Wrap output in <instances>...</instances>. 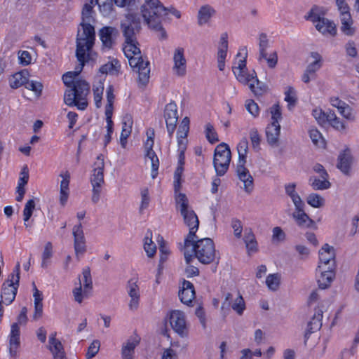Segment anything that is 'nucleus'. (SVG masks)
Segmentation results:
<instances>
[{"label":"nucleus","instance_id":"f257e3e1","mask_svg":"<svg viewBox=\"0 0 359 359\" xmlns=\"http://www.w3.org/2000/svg\"><path fill=\"white\" fill-rule=\"evenodd\" d=\"M141 13L145 23L148 27L156 32H160V39L167 38L166 32L163 28L161 22L169 13L177 18H181L180 12L176 8L165 7L159 0H144L141 6Z\"/></svg>","mask_w":359,"mask_h":359},{"label":"nucleus","instance_id":"f03ea898","mask_svg":"<svg viewBox=\"0 0 359 359\" xmlns=\"http://www.w3.org/2000/svg\"><path fill=\"white\" fill-rule=\"evenodd\" d=\"M94 4L88 1L83 5L81 11L82 22L80 26L82 27V32L79 30L76 37L77 53L81 57V48L91 50L95 40V31L92 23L95 22L93 11Z\"/></svg>","mask_w":359,"mask_h":359},{"label":"nucleus","instance_id":"7ed1b4c3","mask_svg":"<svg viewBox=\"0 0 359 359\" xmlns=\"http://www.w3.org/2000/svg\"><path fill=\"white\" fill-rule=\"evenodd\" d=\"M89 93L90 84L85 80H78L72 88L65 92V103L69 107L75 106L80 110H84L88 107L87 96Z\"/></svg>","mask_w":359,"mask_h":359},{"label":"nucleus","instance_id":"20e7f679","mask_svg":"<svg viewBox=\"0 0 359 359\" xmlns=\"http://www.w3.org/2000/svg\"><path fill=\"white\" fill-rule=\"evenodd\" d=\"M238 154V162L236 172L238 178L244 182V189L247 193H250L253 189V178L249 170L245 168L246 157L248 151V142L246 138L240 141L237 146Z\"/></svg>","mask_w":359,"mask_h":359},{"label":"nucleus","instance_id":"39448f33","mask_svg":"<svg viewBox=\"0 0 359 359\" xmlns=\"http://www.w3.org/2000/svg\"><path fill=\"white\" fill-rule=\"evenodd\" d=\"M194 256L203 264H209L215 259V248L213 241L209 238H194L192 244Z\"/></svg>","mask_w":359,"mask_h":359},{"label":"nucleus","instance_id":"423d86ee","mask_svg":"<svg viewBox=\"0 0 359 359\" xmlns=\"http://www.w3.org/2000/svg\"><path fill=\"white\" fill-rule=\"evenodd\" d=\"M231 159L229 145L224 142L218 144L214 152L213 165L217 176L222 177L227 172Z\"/></svg>","mask_w":359,"mask_h":359},{"label":"nucleus","instance_id":"0eeeda50","mask_svg":"<svg viewBox=\"0 0 359 359\" xmlns=\"http://www.w3.org/2000/svg\"><path fill=\"white\" fill-rule=\"evenodd\" d=\"M121 27L126 40L135 41L136 36L141 30L140 18L137 14L129 13L121 22Z\"/></svg>","mask_w":359,"mask_h":359},{"label":"nucleus","instance_id":"6e6552de","mask_svg":"<svg viewBox=\"0 0 359 359\" xmlns=\"http://www.w3.org/2000/svg\"><path fill=\"white\" fill-rule=\"evenodd\" d=\"M130 66L138 73L140 83L145 86L149 79L150 67L149 62L144 60L141 54L139 55L127 57Z\"/></svg>","mask_w":359,"mask_h":359},{"label":"nucleus","instance_id":"1a4fd4ad","mask_svg":"<svg viewBox=\"0 0 359 359\" xmlns=\"http://www.w3.org/2000/svg\"><path fill=\"white\" fill-rule=\"evenodd\" d=\"M183 217L184 224L189 227V232L184 239V248L189 247L192 244L194 239L197 238L196 235L199 226V220L198 216L192 209L180 213Z\"/></svg>","mask_w":359,"mask_h":359},{"label":"nucleus","instance_id":"9d476101","mask_svg":"<svg viewBox=\"0 0 359 359\" xmlns=\"http://www.w3.org/2000/svg\"><path fill=\"white\" fill-rule=\"evenodd\" d=\"M90 51V50H85V48H81L80 53L81 54L82 57H80L79 55L77 53V49L76 50V56L79 62V64L76 67L75 71L68 72L62 76V81L65 85L68 88H72L74 86V83H76V81L79 80V79H76V77L81 72L85 65V62H86V57L88 56V54L86 55V53Z\"/></svg>","mask_w":359,"mask_h":359},{"label":"nucleus","instance_id":"9b49d317","mask_svg":"<svg viewBox=\"0 0 359 359\" xmlns=\"http://www.w3.org/2000/svg\"><path fill=\"white\" fill-rule=\"evenodd\" d=\"M169 322L173 330L180 337H184L187 335L185 316L183 312L178 310L171 311Z\"/></svg>","mask_w":359,"mask_h":359},{"label":"nucleus","instance_id":"f8f14e48","mask_svg":"<svg viewBox=\"0 0 359 359\" xmlns=\"http://www.w3.org/2000/svg\"><path fill=\"white\" fill-rule=\"evenodd\" d=\"M164 118L168 135L171 137L176 129L178 121L177 107L174 102H171L165 105Z\"/></svg>","mask_w":359,"mask_h":359},{"label":"nucleus","instance_id":"ddd939ff","mask_svg":"<svg viewBox=\"0 0 359 359\" xmlns=\"http://www.w3.org/2000/svg\"><path fill=\"white\" fill-rule=\"evenodd\" d=\"M119 35V32L116 27L106 26L99 31V36L103 46L111 48L116 43V40Z\"/></svg>","mask_w":359,"mask_h":359},{"label":"nucleus","instance_id":"4468645a","mask_svg":"<svg viewBox=\"0 0 359 359\" xmlns=\"http://www.w3.org/2000/svg\"><path fill=\"white\" fill-rule=\"evenodd\" d=\"M73 236L75 253L79 257V255H83L86 252V239L81 223L74 226Z\"/></svg>","mask_w":359,"mask_h":359},{"label":"nucleus","instance_id":"2eb2a0df","mask_svg":"<svg viewBox=\"0 0 359 359\" xmlns=\"http://www.w3.org/2000/svg\"><path fill=\"white\" fill-rule=\"evenodd\" d=\"M319 264L327 268H335V251L333 247L325 244L319 250Z\"/></svg>","mask_w":359,"mask_h":359},{"label":"nucleus","instance_id":"dca6fc26","mask_svg":"<svg viewBox=\"0 0 359 359\" xmlns=\"http://www.w3.org/2000/svg\"><path fill=\"white\" fill-rule=\"evenodd\" d=\"M335 268H327L326 266L318 265L316 271L320 273L318 280V286L321 289L327 288L335 277Z\"/></svg>","mask_w":359,"mask_h":359},{"label":"nucleus","instance_id":"f3484780","mask_svg":"<svg viewBox=\"0 0 359 359\" xmlns=\"http://www.w3.org/2000/svg\"><path fill=\"white\" fill-rule=\"evenodd\" d=\"M231 307L238 315H242L245 309V304L243 297L238 293L237 297L233 302V294L227 293L225 296L224 302L222 303V308L229 309Z\"/></svg>","mask_w":359,"mask_h":359},{"label":"nucleus","instance_id":"a211bd4d","mask_svg":"<svg viewBox=\"0 0 359 359\" xmlns=\"http://www.w3.org/2000/svg\"><path fill=\"white\" fill-rule=\"evenodd\" d=\"M95 168L93 170V174L90 177L91 184L102 185L104 183V161L102 154H100L97 157V161L94 163Z\"/></svg>","mask_w":359,"mask_h":359},{"label":"nucleus","instance_id":"6ab92c4d","mask_svg":"<svg viewBox=\"0 0 359 359\" xmlns=\"http://www.w3.org/2000/svg\"><path fill=\"white\" fill-rule=\"evenodd\" d=\"M149 140L145 142L146 154L145 156L151 160V177L153 179L156 178L158 175V170L159 168V159L153 150L154 140L151 137H149Z\"/></svg>","mask_w":359,"mask_h":359},{"label":"nucleus","instance_id":"aec40b11","mask_svg":"<svg viewBox=\"0 0 359 359\" xmlns=\"http://www.w3.org/2000/svg\"><path fill=\"white\" fill-rule=\"evenodd\" d=\"M195 289L193 283L184 280L182 287L179 291L180 301L184 304L189 305L195 298Z\"/></svg>","mask_w":359,"mask_h":359},{"label":"nucleus","instance_id":"412c9836","mask_svg":"<svg viewBox=\"0 0 359 359\" xmlns=\"http://www.w3.org/2000/svg\"><path fill=\"white\" fill-rule=\"evenodd\" d=\"M323 311L320 309L315 311V313L311 320L307 323V327L304 333V343L306 344L307 340L312 333L319 330L322 327Z\"/></svg>","mask_w":359,"mask_h":359},{"label":"nucleus","instance_id":"4be33fe9","mask_svg":"<svg viewBox=\"0 0 359 359\" xmlns=\"http://www.w3.org/2000/svg\"><path fill=\"white\" fill-rule=\"evenodd\" d=\"M7 282L8 285L4 283L2 285L1 297L3 302L9 305L15 300L18 286L15 285L13 280H8Z\"/></svg>","mask_w":359,"mask_h":359},{"label":"nucleus","instance_id":"5701e85b","mask_svg":"<svg viewBox=\"0 0 359 359\" xmlns=\"http://www.w3.org/2000/svg\"><path fill=\"white\" fill-rule=\"evenodd\" d=\"M292 217L297 224L301 228L317 229L315 222L305 212L304 208L295 210L292 214Z\"/></svg>","mask_w":359,"mask_h":359},{"label":"nucleus","instance_id":"b1692460","mask_svg":"<svg viewBox=\"0 0 359 359\" xmlns=\"http://www.w3.org/2000/svg\"><path fill=\"white\" fill-rule=\"evenodd\" d=\"M228 35L223 33L220 38V41L217 52L218 68L220 71H223L225 67V59L228 50Z\"/></svg>","mask_w":359,"mask_h":359},{"label":"nucleus","instance_id":"393cba45","mask_svg":"<svg viewBox=\"0 0 359 359\" xmlns=\"http://www.w3.org/2000/svg\"><path fill=\"white\" fill-rule=\"evenodd\" d=\"M351 164L352 156L350 151L347 149L340 153L338 156L337 168L344 175H350Z\"/></svg>","mask_w":359,"mask_h":359},{"label":"nucleus","instance_id":"a878e982","mask_svg":"<svg viewBox=\"0 0 359 359\" xmlns=\"http://www.w3.org/2000/svg\"><path fill=\"white\" fill-rule=\"evenodd\" d=\"M174 67L175 74L180 76H183L186 74V59L184 56V50L178 48L174 54Z\"/></svg>","mask_w":359,"mask_h":359},{"label":"nucleus","instance_id":"bb28decb","mask_svg":"<svg viewBox=\"0 0 359 359\" xmlns=\"http://www.w3.org/2000/svg\"><path fill=\"white\" fill-rule=\"evenodd\" d=\"M60 177L62 178L60 182V203L65 205L69 197V184L70 181V174L68 171L65 173H61Z\"/></svg>","mask_w":359,"mask_h":359},{"label":"nucleus","instance_id":"cd10ccee","mask_svg":"<svg viewBox=\"0 0 359 359\" xmlns=\"http://www.w3.org/2000/svg\"><path fill=\"white\" fill-rule=\"evenodd\" d=\"M315 27L323 34H329L331 36H335L337 34V28L334 23L325 18L319 20Z\"/></svg>","mask_w":359,"mask_h":359},{"label":"nucleus","instance_id":"c85d7f7f","mask_svg":"<svg viewBox=\"0 0 359 359\" xmlns=\"http://www.w3.org/2000/svg\"><path fill=\"white\" fill-rule=\"evenodd\" d=\"M140 339L137 337H135L133 340L128 339L121 348L122 359L133 358L135 348L140 344Z\"/></svg>","mask_w":359,"mask_h":359},{"label":"nucleus","instance_id":"c756f323","mask_svg":"<svg viewBox=\"0 0 359 359\" xmlns=\"http://www.w3.org/2000/svg\"><path fill=\"white\" fill-rule=\"evenodd\" d=\"M280 133V125L269 124L266 128V135L268 143L271 146H276Z\"/></svg>","mask_w":359,"mask_h":359},{"label":"nucleus","instance_id":"7c9ffc66","mask_svg":"<svg viewBox=\"0 0 359 359\" xmlns=\"http://www.w3.org/2000/svg\"><path fill=\"white\" fill-rule=\"evenodd\" d=\"M128 294L131 298L129 303V308L131 310H135L139 305L140 293L139 287L135 283L128 282Z\"/></svg>","mask_w":359,"mask_h":359},{"label":"nucleus","instance_id":"2f4dec72","mask_svg":"<svg viewBox=\"0 0 359 359\" xmlns=\"http://www.w3.org/2000/svg\"><path fill=\"white\" fill-rule=\"evenodd\" d=\"M215 13V9L209 5L201 6L198 13V23L200 26L208 22Z\"/></svg>","mask_w":359,"mask_h":359},{"label":"nucleus","instance_id":"473e14b6","mask_svg":"<svg viewBox=\"0 0 359 359\" xmlns=\"http://www.w3.org/2000/svg\"><path fill=\"white\" fill-rule=\"evenodd\" d=\"M157 241L159 243V252H160V260L158 264V275L161 273V270L163 269V263L165 262L168 259V255L170 254V250L166 246V243L163 239V238L158 235Z\"/></svg>","mask_w":359,"mask_h":359},{"label":"nucleus","instance_id":"72a5a7b5","mask_svg":"<svg viewBox=\"0 0 359 359\" xmlns=\"http://www.w3.org/2000/svg\"><path fill=\"white\" fill-rule=\"evenodd\" d=\"M27 76L28 72L26 70L14 74L9 79L10 86L13 89H16L22 86H25L27 82Z\"/></svg>","mask_w":359,"mask_h":359},{"label":"nucleus","instance_id":"f704fd0d","mask_svg":"<svg viewBox=\"0 0 359 359\" xmlns=\"http://www.w3.org/2000/svg\"><path fill=\"white\" fill-rule=\"evenodd\" d=\"M340 19L341 22V32L347 36L353 35L355 30V28L352 27L353 21L351 14H345L344 16H341Z\"/></svg>","mask_w":359,"mask_h":359},{"label":"nucleus","instance_id":"c9c22d12","mask_svg":"<svg viewBox=\"0 0 359 359\" xmlns=\"http://www.w3.org/2000/svg\"><path fill=\"white\" fill-rule=\"evenodd\" d=\"M144 248L149 257H152L155 255L156 252V246L152 241V232L148 231L144 238Z\"/></svg>","mask_w":359,"mask_h":359},{"label":"nucleus","instance_id":"e433bc0d","mask_svg":"<svg viewBox=\"0 0 359 359\" xmlns=\"http://www.w3.org/2000/svg\"><path fill=\"white\" fill-rule=\"evenodd\" d=\"M126 45L123 47V51L126 57L139 55L141 54L139 43L137 40L135 41H125Z\"/></svg>","mask_w":359,"mask_h":359},{"label":"nucleus","instance_id":"4c0bfd02","mask_svg":"<svg viewBox=\"0 0 359 359\" xmlns=\"http://www.w3.org/2000/svg\"><path fill=\"white\" fill-rule=\"evenodd\" d=\"M175 203L177 208H179L180 213H183L189 209H191L189 205V200L186 194L182 193H175Z\"/></svg>","mask_w":359,"mask_h":359},{"label":"nucleus","instance_id":"58836bf2","mask_svg":"<svg viewBox=\"0 0 359 359\" xmlns=\"http://www.w3.org/2000/svg\"><path fill=\"white\" fill-rule=\"evenodd\" d=\"M119 67V62L117 60H113L107 64L102 65L100 68V72L102 74L115 75L118 74Z\"/></svg>","mask_w":359,"mask_h":359},{"label":"nucleus","instance_id":"ea45409f","mask_svg":"<svg viewBox=\"0 0 359 359\" xmlns=\"http://www.w3.org/2000/svg\"><path fill=\"white\" fill-rule=\"evenodd\" d=\"M327 179L328 178L320 180L316 177H311L309 178V182L314 190H324L329 189L331 186V183Z\"/></svg>","mask_w":359,"mask_h":359},{"label":"nucleus","instance_id":"a19ab883","mask_svg":"<svg viewBox=\"0 0 359 359\" xmlns=\"http://www.w3.org/2000/svg\"><path fill=\"white\" fill-rule=\"evenodd\" d=\"M280 274L276 273L273 274H269L266 279V284L269 290L272 291H276L280 283Z\"/></svg>","mask_w":359,"mask_h":359},{"label":"nucleus","instance_id":"79ce46f5","mask_svg":"<svg viewBox=\"0 0 359 359\" xmlns=\"http://www.w3.org/2000/svg\"><path fill=\"white\" fill-rule=\"evenodd\" d=\"M95 4L99 6L100 11L104 17L111 15L113 12L114 8L112 0L98 1V3H94V5Z\"/></svg>","mask_w":359,"mask_h":359},{"label":"nucleus","instance_id":"37998d69","mask_svg":"<svg viewBox=\"0 0 359 359\" xmlns=\"http://www.w3.org/2000/svg\"><path fill=\"white\" fill-rule=\"evenodd\" d=\"M122 131L121 136H123V139H128L131 133V128L133 125V120L130 115L126 114L123 116L122 120Z\"/></svg>","mask_w":359,"mask_h":359},{"label":"nucleus","instance_id":"c03bdc74","mask_svg":"<svg viewBox=\"0 0 359 359\" xmlns=\"http://www.w3.org/2000/svg\"><path fill=\"white\" fill-rule=\"evenodd\" d=\"M233 73L238 81L244 84H250V82L256 77L257 74L255 71L251 74H247L245 69L244 71L239 70V72L233 70Z\"/></svg>","mask_w":359,"mask_h":359},{"label":"nucleus","instance_id":"a18cd8bd","mask_svg":"<svg viewBox=\"0 0 359 359\" xmlns=\"http://www.w3.org/2000/svg\"><path fill=\"white\" fill-rule=\"evenodd\" d=\"M253 80L255 82H256L257 86H255L253 83H250L249 87L250 90L255 93L256 96H261L264 94L268 90L267 86L260 82L257 76L255 77Z\"/></svg>","mask_w":359,"mask_h":359},{"label":"nucleus","instance_id":"49530a36","mask_svg":"<svg viewBox=\"0 0 359 359\" xmlns=\"http://www.w3.org/2000/svg\"><path fill=\"white\" fill-rule=\"evenodd\" d=\"M307 203L311 207L318 208L324 205L325 200L318 194L312 193L306 198Z\"/></svg>","mask_w":359,"mask_h":359},{"label":"nucleus","instance_id":"de8ad7c7","mask_svg":"<svg viewBox=\"0 0 359 359\" xmlns=\"http://www.w3.org/2000/svg\"><path fill=\"white\" fill-rule=\"evenodd\" d=\"M270 113L271 114V125H280L279 121L282 119L281 109L278 104H273L270 108Z\"/></svg>","mask_w":359,"mask_h":359},{"label":"nucleus","instance_id":"09e8293b","mask_svg":"<svg viewBox=\"0 0 359 359\" xmlns=\"http://www.w3.org/2000/svg\"><path fill=\"white\" fill-rule=\"evenodd\" d=\"M35 208V202L33 199L29 200L25 206L24 210H23V216H24V221H25V225L26 227H28L29 225L26 223L28 222V220L30 219V217L32 215L33 210Z\"/></svg>","mask_w":359,"mask_h":359},{"label":"nucleus","instance_id":"8fccbe9b","mask_svg":"<svg viewBox=\"0 0 359 359\" xmlns=\"http://www.w3.org/2000/svg\"><path fill=\"white\" fill-rule=\"evenodd\" d=\"M205 137L210 144L219 142L217 133L215 130L213 126L210 123L205 126Z\"/></svg>","mask_w":359,"mask_h":359},{"label":"nucleus","instance_id":"3c124183","mask_svg":"<svg viewBox=\"0 0 359 359\" xmlns=\"http://www.w3.org/2000/svg\"><path fill=\"white\" fill-rule=\"evenodd\" d=\"M73 296L74 301L78 302L79 304H81L83 302V298L88 297V291L84 289V290H82V286L81 280H79V284L78 287H76L73 291Z\"/></svg>","mask_w":359,"mask_h":359},{"label":"nucleus","instance_id":"603ef678","mask_svg":"<svg viewBox=\"0 0 359 359\" xmlns=\"http://www.w3.org/2000/svg\"><path fill=\"white\" fill-rule=\"evenodd\" d=\"M100 342L97 339H95L88 346L86 357L87 359H91L94 358L100 351Z\"/></svg>","mask_w":359,"mask_h":359},{"label":"nucleus","instance_id":"864d4df0","mask_svg":"<svg viewBox=\"0 0 359 359\" xmlns=\"http://www.w3.org/2000/svg\"><path fill=\"white\" fill-rule=\"evenodd\" d=\"M25 87L30 90H32L35 93L37 96L41 95L43 90V85L40 82L29 81L28 78L27 79V82L25 84Z\"/></svg>","mask_w":359,"mask_h":359},{"label":"nucleus","instance_id":"5fc2aeb1","mask_svg":"<svg viewBox=\"0 0 359 359\" xmlns=\"http://www.w3.org/2000/svg\"><path fill=\"white\" fill-rule=\"evenodd\" d=\"M320 8L317 6H313L310 11L308 13L307 15L305 16L306 20H310L313 23H317L324 17L320 16L319 13Z\"/></svg>","mask_w":359,"mask_h":359},{"label":"nucleus","instance_id":"6e6d98bb","mask_svg":"<svg viewBox=\"0 0 359 359\" xmlns=\"http://www.w3.org/2000/svg\"><path fill=\"white\" fill-rule=\"evenodd\" d=\"M184 171V166L177 165L174 173V191L179 192L181 188V177Z\"/></svg>","mask_w":359,"mask_h":359},{"label":"nucleus","instance_id":"4d7b16f0","mask_svg":"<svg viewBox=\"0 0 359 359\" xmlns=\"http://www.w3.org/2000/svg\"><path fill=\"white\" fill-rule=\"evenodd\" d=\"M285 100L288 102V109L290 110L292 109V107H293L296 102H297V97L295 95V91L292 87H289L285 93Z\"/></svg>","mask_w":359,"mask_h":359},{"label":"nucleus","instance_id":"13d9d810","mask_svg":"<svg viewBox=\"0 0 359 359\" xmlns=\"http://www.w3.org/2000/svg\"><path fill=\"white\" fill-rule=\"evenodd\" d=\"M53 255V245L50 242H48L44 248L43 252L42 254V263L41 266L43 268L47 267V260L49 259Z\"/></svg>","mask_w":359,"mask_h":359},{"label":"nucleus","instance_id":"bf43d9fd","mask_svg":"<svg viewBox=\"0 0 359 359\" xmlns=\"http://www.w3.org/2000/svg\"><path fill=\"white\" fill-rule=\"evenodd\" d=\"M83 277L84 280L83 287L86 290H91L93 287V281L90 274V269L87 267L83 270Z\"/></svg>","mask_w":359,"mask_h":359},{"label":"nucleus","instance_id":"052dcab7","mask_svg":"<svg viewBox=\"0 0 359 359\" xmlns=\"http://www.w3.org/2000/svg\"><path fill=\"white\" fill-rule=\"evenodd\" d=\"M245 107L248 111L254 117H257L259 115V106L253 100H247Z\"/></svg>","mask_w":359,"mask_h":359},{"label":"nucleus","instance_id":"680f3d73","mask_svg":"<svg viewBox=\"0 0 359 359\" xmlns=\"http://www.w3.org/2000/svg\"><path fill=\"white\" fill-rule=\"evenodd\" d=\"M250 137L252 142V147L254 149H257L260 144V135L257 131V130L255 128H252L250 131Z\"/></svg>","mask_w":359,"mask_h":359},{"label":"nucleus","instance_id":"e2e57ef3","mask_svg":"<svg viewBox=\"0 0 359 359\" xmlns=\"http://www.w3.org/2000/svg\"><path fill=\"white\" fill-rule=\"evenodd\" d=\"M107 104H106L105 109H113V104L115 96L114 95V87L110 85L107 88Z\"/></svg>","mask_w":359,"mask_h":359},{"label":"nucleus","instance_id":"0e129e2a","mask_svg":"<svg viewBox=\"0 0 359 359\" xmlns=\"http://www.w3.org/2000/svg\"><path fill=\"white\" fill-rule=\"evenodd\" d=\"M346 53L348 56L355 57L358 55V50L353 41H348L345 45Z\"/></svg>","mask_w":359,"mask_h":359},{"label":"nucleus","instance_id":"69168bd1","mask_svg":"<svg viewBox=\"0 0 359 359\" xmlns=\"http://www.w3.org/2000/svg\"><path fill=\"white\" fill-rule=\"evenodd\" d=\"M93 90L94 100H95V105L97 107L99 108L101 106L104 87L103 86L96 87V88L93 87Z\"/></svg>","mask_w":359,"mask_h":359},{"label":"nucleus","instance_id":"338daca9","mask_svg":"<svg viewBox=\"0 0 359 359\" xmlns=\"http://www.w3.org/2000/svg\"><path fill=\"white\" fill-rule=\"evenodd\" d=\"M231 227L233 229L234 236L238 238H241L243 231L241 222L238 219H233L231 221Z\"/></svg>","mask_w":359,"mask_h":359},{"label":"nucleus","instance_id":"774afa93","mask_svg":"<svg viewBox=\"0 0 359 359\" xmlns=\"http://www.w3.org/2000/svg\"><path fill=\"white\" fill-rule=\"evenodd\" d=\"M323 65L311 62L306 67L305 71L311 75L312 79H316L317 77L316 72L321 68Z\"/></svg>","mask_w":359,"mask_h":359}]
</instances>
